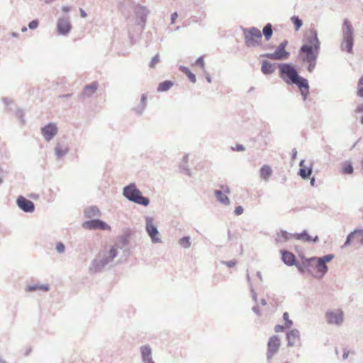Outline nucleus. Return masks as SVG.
Segmentation results:
<instances>
[{
  "mask_svg": "<svg viewBox=\"0 0 363 363\" xmlns=\"http://www.w3.org/2000/svg\"><path fill=\"white\" fill-rule=\"evenodd\" d=\"M279 77L287 84H296L303 101H306L309 94V84L308 80L300 76L296 67L290 63L278 64Z\"/></svg>",
  "mask_w": 363,
  "mask_h": 363,
  "instance_id": "1",
  "label": "nucleus"
},
{
  "mask_svg": "<svg viewBox=\"0 0 363 363\" xmlns=\"http://www.w3.org/2000/svg\"><path fill=\"white\" fill-rule=\"evenodd\" d=\"M118 255L117 249L113 246L108 252L99 253V255L92 260L89 271L91 274L99 273L103 271L104 267L111 263Z\"/></svg>",
  "mask_w": 363,
  "mask_h": 363,
  "instance_id": "2",
  "label": "nucleus"
},
{
  "mask_svg": "<svg viewBox=\"0 0 363 363\" xmlns=\"http://www.w3.org/2000/svg\"><path fill=\"white\" fill-rule=\"evenodd\" d=\"M118 255L117 249L113 246L108 252L99 253V255L92 260L89 271L91 274L99 273L103 271L104 267L111 263Z\"/></svg>",
  "mask_w": 363,
  "mask_h": 363,
  "instance_id": "3",
  "label": "nucleus"
},
{
  "mask_svg": "<svg viewBox=\"0 0 363 363\" xmlns=\"http://www.w3.org/2000/svg\"><path fill=\"white\" fill-rule=\"evenodd\" d=\"M306 43L303 44L299 50V53H319L320 50V41L318 37V31L314 28H311L304 36Z\"/></svg>",
  "mask_w": 363,
  "mask_h": 363,
  "instance_id": "4",
  "label": "nucleus"
},
{
  "mask_svg": "<svg viewBox=\"0 0 363 363\" xmlns=\"http://www.w3.org/2000/svg\"><path fill=\"white\" fill-rule=\"evenodd\" d=\"M123 195L129 201L143 206H147L150 203V199L143 195L135 183H130L125 186L123 189Z\"/></svg>",
  "mask_w": 363,
  "mask_h": 363,
  "instance_id": "5",
  "label": "nucleus"
},
{
  "mask_svg": "<svg viewBox=\"0 0 363 363\" xmlns=\"http://www.w3.org/2000/svg\"><path fill=\"white\" fill-rule=\"evenodd\" d=\"M244 36L245 44L247 48H255L261 45L262 34L256 27H241Z\"/></svg>",
  "mask_w": 363,
  "mask_h": 363,
  "instance_id": "6",
  "label": "nucleus"
},
{
  "mask_svg": "<svg viewBox=\"0 0 363 363\" xmlns=\"http://www.w3.org/2000/svg\"><path fill=\"white\" fill-rule=\"evenodd\" d=\"M343 41L340 48L348 53H352L354 43V30L348 19H345L342 27Z\"/></svg>",
  "mask_w": 363,
  "mask_h": 363,
  "instance_id": "7",
  "label": "nucleus"
},
{
  "mask_svg": "<svg viewBox=\"0 0 363 363\" xmlns=\"http://www.w3.org/2000/svg\"><path fill=\"white\" fill-rule=\"evenodd\" d=\"M335 257L333 254H328L323 257H313L308 259V261H317L316 269L317 272L320 274V277H323L328 271L327 263L333 260Z\"/></svg>",
  "mask_w": 363,
  "mask_h": 363,
  "instance_id": "8",
  "label": "nucleus"
},
{
  "mask_svg": "<svg viewBox=\"0 0 363 363\" xmlns=\"http://www.w3.org/2000/svg\"><path fill=\"white\" fill-rule=\"evenodd\" d=\"M145 230L153 243H160L162 240L157 226L154 224V219L150 216L145 217Z\"/></svg>",
  "mask_w": 363,
  "mask_h": 363,
  "instance_id": "9",
  "label": "nucleus"
},
{
  "mask_svg": "<svg viewBox=\"0 0 363 363\" xmlns=\"http://www.w3.org/2000/svg\"><path fill=\"white\" fill-rule=\"evenodd\" d=\"M134 13L137 25L143 28L147 21V16L150 13L149 9L145 6L137 4L134 8Z\"/></svg>",
  "mask_w": 363,
  "mask_h": 363,
  "instance_id": "10",
  "label": "nucleus"
},
{
  "mask_svg": "<svg viewBox=\"0 0 363 363\" xmlns=\"http://www.w3.org/2000/svg\"><path fill=\"white\" fill-rule=\"evenodd\" d=\"M325 318L328 324L340 325L344 320V313L340 309L328 311L325 313Z\"/></svg>",
  "mask_w": 363,
  "mask_h": 363,
  "instance_id": "11",
  "label": "nucleus"
},
{
  "mask_svg": "<svg viewBox=\"0 0 363 363\" xmlns=\"http://www.w3.org/2000/svg\"><path fill=\"white\" fill-rule=\"evenodd\" d=\"M72 29V24L69 16L60 17L57 22V31L59 35H67Z\"/></svg>",
  "mask_w": 363,
  "mask_h": 363,
  "instance_id": "12",
  "label": "nucleus"
},
{
  "mask_svg": "<svg viewBox=\"0 0 363 363\" xmlns=\"http://www.w3.org/2000/svg\"><path fill=\"white\" fill-rule=\"evenodd\" d=\"M290 56V52L286 50L277 46L275 51L272 53L262 54L260 57L268 58L273 60H287Z\"/></svg>",
  "mask_w": 363,
  "mask_h": 363,
  "instance_id": "13",
  "label": "nucleus"
},
{
  "mask_svg": "<svg viewBox=\"0 0 363 363\" xmlns=\"http://www.w3.org/2000/svg\"><path fill=\"white\" fill-rule=\"evenodd\" d=\"M82 226L89 230L100 229V230H111V226L106 222L100 219H91L83 223Z\"/></svg>",
  "mask_w": 363,
  "mask_h": 363,
  "instance_id": "14",
  "label": "nucleus"
},
{
  "mask_svg": "<svg viewBox=\"0 0 363 363\" xmlns=\"http://www.w3.org/2000/svg\"><path fill=\"white\" fill-rule=\"evenodd\" d=\"M280 345V339L279 338L278 335H273L269 339L267 353V357L268 359L272 358V357L278 352Z\"/></svg>",
  "mask_w": 363,
  "mask_h": 363,
  "instance_id": "15",
  "label": "nucleus"
},
{
  "mask_svg": "<svg viewBox=\"0 0 363 363\" xmlns=\"http://www.w3.org/2000/svg\"><path fill=\"white\" fill-rule=\"evenodd\" d=\"M319 53H313L309 52L308 53H299L300 57L302 61L308 64L307 69L309 72H313L318 59Z\"/></svg>",
  "mask_w": 363,
  "mask_h": 363,
  "instance_id": "16",
  "label": "nucleus"
},
{
  "mask_svg": "<svg viewBox=\"0 0 363 363\" xmlns=\"http://www.w3.org/2000/svg\"><path fill=\"white\" fill-rule=\"evenodd\" d=\"M16 204L25 213H33L35 211L34 203L23 196L17 198Z\"/></svg>",
  "mask_w": 363,
  "mask_h": 363,
  "instance_id": "17",
  "label": "nucleus"
},
{
  "mask_svg": "<svg viewBox=\"0 0 363 363\" xmlns=\"http://www.w3.org/2000/svg\"><path fill=\"white\" fill-rule=\"evenodd\" d=\"M57 127L50 123L41 128V133L46 141H50L57 133Z\"/></svg>",
  "mask_w": 363,
  "mask_h": 363,
  "instance_id": "18",
  "label": "nucleus"
},
{
  "mask_svg": "<svg viewBox=\"0 0 363 363\" xmlns=\"http://www.w3.org/2000/svg\"><path fill=\"white\" fill-rule=\"evenodd\" d=\"M287 345L294 347L300 342V333L297 329H292L286 333Z\"/></svg>",
  "mask_w": 363,
  "mask_h": 363,
  "instance_id": "19",
  "label": "nucleus"
},
{
  "mask_svg": "<svg viewBox=\"0 0 363 363\" xmlns=\"http://www.w3.org/2000/svg\"><path fill=\"white\" fill-rule=\"evenodd\" d=\"M142 360L144 363L153 362L152 359V349L149 345H143L140 348Z\"/></svg>",
  "mask_w": 363,
  "mask_h": 363,
  "instance_id": "20",
  "label": "nucleus"
},
{
  "mask_svg": "<svg viewBox=\"0 0 363 363\" xmlns=\"http://www.w3.org/2000/svg\"><path fill=\"white\" fill-rule=\"evenodd\" d=\"M281 259L284 264L288 266H292L296 264V259L295 255L289 251L286 250H281Z\"/></svg>",
  "mask_w": 363,
  "mask_h": 363,
  "instance_id": "21",
  "label": "nucleus"
},
{
  "mask_svg": "<svg viewBox=\"0 0 363 363\" xmlns=\"http://www.w3.org/2000/svg\"><path fill=\"white\" fill-rule=\"evenodd\" d=\"M99 84L96 82H94L84 86L83 92L82 93V97H90L97 90Z\"/></svg>",
  "mask_w": 363,
  "mask_h": 363,
  "instance_id": "22",
  "label": "nucleus"
},
{
  "mask_svg": "<svg viewBox=\"0 0 363 363\" xmlns=\"http://www.w3.org/2000/svg\"><path fill=\"white\" fill-rule=\"evenodd\" d=\"M261 71L264 74H272L275 71L274 65L267 60H264L262 64Z\"/></svg>",
  "mask_w": 363,
  "mask_h": 363,
  "instance_id": "23",
  "label": "nucleus"
},
{
  "mask_svg": "<svg viewBox=\"0 0 363 363\" xmlns=\"http://www.w3.org/2000/svg\"><path fill=\"white\" fill-rule=\"evenodd\" d=\"M294 234L289 233L286 230H281L280 232L277 233V236L276 238L277 242H286L291 238H294L293 236Z\"/></svg>",
  "mask_w": 363,
  "mask_h": 363,
  "instance_id": "24",
  "label": "nucleus"
},
{
  "mask_svg": "<svg viewBox=\"0 0 363 363\" xmlns=\"http://www.w3.org/2000/svg\"><path fill=\"white\" fill-rule=\"evenodd\" d=\"M214 195L216 199L225 206H228L230 203L229 198L220 190H216L214 191Z\"/></svg>",
  "mask_w": 363,
  "mask_h": 363,
  "instance_id": "25",
  "label": "nucleus"
},
{
  "mask_svg": "<svg viewBox=\"0 0 363 363\" xmlns=\"http://www.w3.org/2000/svg\"><path fill=\"white\" fill-rule=\"evenodd\" d=\"M262 34L264 35L265 40L269 41L273 35V27L270 23H267L263 29Z\"/></svg>",
  "mask_w": 363,
  "mask_h": 363,
  "instance_id": "26",
  "label": "nucleus"
},
{
  "mask_svg": "<svg viewBox=\"0 0 363 363\" xmlns=\"http://www.w3.org/2000/svg\"><path fill=\"white\" fill-rule=\"evenodd\" d=\"M84 216L86 218L100 216L101 212L96 206H90L85 209Z\"/></svg>",
  "mask_w": 363,
  "mask_h": 363,
  "instance_id": "27",
  "label": "nucleus"
},
{
  "mask_svg": "<svg viewBox=\"0 0 363 363\" xmlns=\"http://www.w3.org/2000/svg\"><path fill=\"white\" fill-rule=\"evenodd\" d=\"M259 173L262 179L264 180H268L272 174V170L269 165L264 164L260 168Z\"/></svg>",
  "mask_w": 363,
  "mask_h": 363,
  "instance_id": "28",
  "label": "nucleus"
},
{
  "mask_svg": "<svg viewBox=\"0 0 363 363\" xmlns=\"http://www.w3.org/2000/svg\"><path fill=\"white\" fill-rule=\"evenodd\" d=\"M313 172L312 164L309 167H301L298 170V174L303 179H308Z\"/></svg>",
  "mask_w": 363,
  "mask_h": 363,
  "instance_id": "29",
  "label": "nucleus"
},
{
  "mask_svg": "<svg viewBox=\"0 0 363 363\" xmlns=\"http://www.w3.org/2000/svg\"><path fill=\"white\" fill-rule=\"evenodd\" d=\"M130 234L125 233L118 238V242L116 244L118 248L123 249L129 243Z\"/></svg>",
  "mask_w": 363,
  "mask_h": 363,
  "instance_id": "30",
  "label": "nucleus"
},
{
  "mask_svg": "<svg viewBox=\"0 0 363 363\" xmlns=\"http://www.w3.org/2000/svg\"><path fill=\"white\" fill-rule=\"evenodd\" d=\"M49 286L47 284H33L29 285L26 288V291L28 292L35 291L37 290H43L45 291H49Z\"/></svg>",
  "mask_w": 363,
  "mask_h": 363,
  "instance_id": "31",
  "label": "nucleus"
},
{
  "mask_svg": "<svg viewBox=\"0 0 363 363\" xmlns=\"http://www.w3.org/2000/svg\"><path fill=\"white\" fill-rule=\"evenodd\" d=\"M173 82L170 80H165L162 82H160L157 86V91L158 92H164V91H168L169 89H170L172 88V86H173Z\"/></svg>",
  "mask_w": 363,
  "mask_h": 363,
  "instance_id": "32",
  "label": "nucleus"
},
{
  "mask_svg": "<svg viewBox=\"0 0 363 363\" xmlns=\"http://www.w3.org/2000/svg\"><path fill=\"white\" fill-rule=\"evenodd\" d=\"M294 238L298 240H305L306 242H312V237L308 235L306 230H303L300 233H294Z\"/></svg>",
  "mask_w": 363,
  "mask_h": 363,
  "instance_id": "33",
  "label": "nucleus"
},
{
  "mask_svg": "<svg viewBox=\"0 0 363 363\" xmlns=\"http://www.w3.org/2000/svg\"><path fill=\"white\" fill-rule=\"evenodd\" d=\"M354 172L352 164L350 161H345L342 164V173L345 174H352Z\"/></svg>",
  "mask_w": 363,
  "mask_h": 363,
  "instance_id": "34",
  "label": "nucleus"
},
{
  "mask_svg": "<svg viewBox=\"0 0 363 363\" xmlns=\"http://www.w3.org/2000/svg\"><path fill=\"white\" fill-rule=\"evenodd\" d=\"M68 152V148H63L60 144L55 147V153L58 158H61Z\"/></svg>",
  "mask_w": 363,
  "mask_h": 363,
  "instance_id": "35",
  "label": "nucleus"
},
{
  "mask_svg": "<svg viewBox=\"0 0 363 363\" xmlns=\"http://www.w3.org/2000/svg\"><path fill=\"white\" fill-rule=\"evenodd\" d=\"M352 232L354 233V240L363 245V229L355 230Z\"/></svg>",
  "mask_w": 363,
  "mask_h": 363,
  "instance_id": "36",
  "label": "nucleus"
},
{
  "mask_svg": "<svg viewBox=\"0 0 363 363\" xmlns=\"http://www.w3.org/2000/svg\"><path fill=\"white\" fill-rule=\"evenodd\" d=\"M291 21L294 26L296 31H298L303 26V21L298 16H293L291 17Z\"/></svg>",
  "mask_w": 363,
  "mask_h": 363,
  "instance_id": "37",
  "label": "nucleus"
},
{
  "mask_svg": "<svg viewBox=\"0 0 363 363\" xmlns=\"http://www.w3.org/2000/svg\"><path fill=\"white\" fill-rule=\"evenodd\" d=\"M179 244L184 249H187L191 246V240L189 236H184L179 240Z\"/></svg>",
  "mask_w": 363,
  "mask_h": 363,
  "instance_id": "38",
  "label": "nucleus"
},
{
  "mask_svg": "<svg viewBox=\"0 0 363 363\" xmlns=\"http://www.w3.org/2000/svg\"><path fill=\"white\" fill-rule=\"evenodd\" d=\"M247 281H248V284L250 286V292L252 294V298L253 301L257 303V293L255 292L254 287L252 284L251 279H250L249 274H247Z\"/></svg>",
  "mask_w": 363,
  "mask_h": 363,
  "instance_id": "39",
  "label": "nucleus"
},
{
  "mask_svg": "<svg viewBox=\"0 0 363 363\" xmlns=\"http://www.w3.org/2000/svg\"><path fill=\"white\" fill-rule=\"evenodd\" d=\"M311 261H308V259H306V261L305 262H303V264H299L298 262H296V266L297 267V269H298V271L301 272V273H303L306 269L309 267V262Z\"/></svg>",
  "mask_w": 363,
  "mask_h": 363,
  "instance_id": "40",
  "label": "nucleus"
},
{
  "mask_svg": "<svg viewBox=\"0 0 363 363\" xmlns=\"http://www.w3.org/2000/svg\"><path fill=\"white\" fill-rule=\"evenodd\" d=\"M160 62V55H155L150 60L149 67L154 68Z\"/></svg>",
  "mask_w": 363,
  "mask_h": 363,
  "instance_id": "41",
  "label": "nucleus"
},
{
  "mask_svg": "<svg viewBox=\"0 0 363 363\" xmlns=\"http://www.w3.org/2000/svg\"><path fill=\"white\" fill-rule=\"evenodd\" d=\"M283 319L285 321V325L286 328H290L292 325L293 322L291 320L289 319V315L287 312L284 313Z\"/></svg>",
  "mask_w": 363,
  "mask_h": 363,
  "instance_id": "42",
  "label": "nucleus"
},
{
  "mask_svg": "<svg viewBox=\"0 0 363 363\" xmlns=\"http://www.w3.org/2000/svg\"><path fill=\"white\" fill-rule=\"evenodd\" d=\"M363 76L359 79L358 82V91L357 95L359 97H363Z\"/></svg>",
  "mask_w": 363,
  "mask_h": 363,
  "instance_id": "43",
  "label": "nucleus"
},
{
  "mask_svg": "<svg viewBox=\"0 0 363 363\" xmlns=\"http://www.w3.org/2000/svg\"><path fill=\"white\" fill-rule=\"evenodd\" d=\"M56 250L60 253L62 254L65 252V246L62 242H57L56 243Z\"/></svg>",
  "mask_w": 363,
  "mask_h": 363,
  "instance_id": "44",
  "label": "nucleus"
},
{
  "mask_svg": "<svg viewBox=\"0 0 363 363\" xmlns=\"http://www.w3.org/2000/svg\"><path fill=\"white\" fill-rule=\"evenodd\" d=\"M352 239L354 240V233H353V232H351L347 236L346 240H345L342 247H345L348 246L349 245H350Z\"/></svg>",
  "mask_w": 363,
  "mask_h": 363,
  "instance_id": "45",
  "label": "nucleus"
},
{
  "mask_svg": "<svg viewBox=\"0 0 363 363\" xmlns=\"http://www.w3.org/2000/svg\"><path fill=\"white\" fill-rule=\"evenodd\" d=\"M38 26H39V21L38 19H34L28 23V28L30 30H34V29L37 28L38 27Z\"/></svg>",
  "mask_w": 363,
  "mask_h": 363,
  "instance_id": "46",
  "label": "nucleus"
},
{
  "mask_svg": "<svg viewBox=\"0 0 363 363\" xmlns=\"http://www.w3.org/2000/svg\"><path fill=\"white\" fill-rule=\"evenodd\" d=\"M23 115H24V113L22 110H17L16 111V118L22 123H25V121L23 119Z\"/></svg>",
  "mask_w": 363,
  "mask_h": 363,
  "instance_id": "47",
  "label": "nucleus"
},
{
  "mask_svg": "<svg viewBox=\"0 0 363 363\" xmlns=\"http://www.w3.org/2000/svg\"><path fill=\"white\" fill-rule=\"evenodd\" d=\"M222 263L223 264L226 265L227 267H228L229 268H232L235 266L237 262H236V260L233 259V260H230V261H223V262H222Z\"/></svg>",
  "mask_w": 363,
  "mask_h": 363,
  "instance_id": "48",
  "label": "nucleus"
},
{
  "mask_svg": "<svg viewBox=\"0 0 363 363\" xmlns=\"http://www.w3.org/2000/svg\"><path fill=\"white\" fill-rule=\"evenodd\" d=\"M145 109V105H138L135 108V111L137 114L138 115H141L144 110Z\"/></svg>",
  "mask_w": 363,
  "mask_h": 363,
  "instance_id": "49",
  "label": "nucleus"
},
{
  "mask_svg": "<svg viewBox=\"0 0 363 363\" xmlns=\"http://www.w3.org/2000/svg\"><path fill=\"white\" fill-rule=\"evenodd\" d=\"M195 65H200L201 68H204L205 63L203 60V57L201 56L197 58V60L195 62Z\"/></svg>",
  "mask_w": 363,
  "mask_h": 363,
  "instance_id": "50",
  "label": "nucleus"
},
{
  "mask_svg": "<svg viewBox=\"0 0 363 363\" xmlns=\"http://www.w3.org/2000/svg\"><path fill=\"white\" fill-rule=\"evenodd\" d=\"M231 149L233 151L241 152L244 151L245 150V147L241 144H237L235 147H232Z\"/></svg>",
  "mask_w": 363,
  "mask_h": 363,
  "instance_id": "51",
  "label": "nucleus"
},
{
  "mask_svg": "<svg viewBox=\"0 0 363 363\" xmlns=\"http://www.w3.org/2000/svg\"><path fill=\"white\" fill-rule=\"evenodd\" d=\"M244 211L242 206H238L235 208L234 213L236 216L241 215Z\"/></svg>",
  "mask_w": 363,
  "mask_h": 363,
  "instance_id": "52",
  "label": "nucleus"
},
{
  "mask_svg": "<svg viewBox=\"0 0 363 363\" xmlns=\"http://www.w3.org/2000/svg\"><path fill=\"white\" fill-rule=\"evenodd\" d=\"M186 76L192 83H195L196 82V75L191 72H190Z\"/></svg>",
  "mask_w": 363,
  "mask_h": 363,
  "instance_id": "53",
  "label": "nucleus"
},
{
  "mask_svg": "<svg viewBox=\"0 0 363 363\" xmlns=\"http://www.w3.org/2000/svg\"><path fill=\"white\" fill-rule=\"evenodd\" d=\"M181 171L184 172L188 176L191 175V171L189 168H187L185 165H182L180 167Z\"/></svg>",
  "mask_w": 363,
  "mask_h": 363,
  "instance_id": "54",
  "label": "nucleus"
},
{
  "mask_svg": "<svg viewBox=\"0 0 363 363\" xmlns=\"http://www.w3.org/2000/svg\"><path fill=\"white\" fill-rule=\"evenodd\" d=\"M179 70L182 72H183L184 74H185L186 75H187L191 72L190 69L187 67H184V66H180Z\"/></svg>",
  "mask_w": 363,
  "mask_h": 363,
  "instance_id": "55",
  "label": "nucleus"
},
{
  "mask_svg": "<svg viewBox=\"0 0 363 363\" xmlns=\"http://www.w3.org/2000/svg\"><path fill=\"white\" fill-rule=\"evenodd\" d=\"M179 70L182 72H183L184 74H185L186 75H187L191 72L190 69L187 67H184V66H180Z\"/></svg>",
  "mask_w": 363,
  "mask_h": 363,
  "instance_id": "56",
  "label": "nucleus"
},
{
  "mask_svg": "<svg viewBox=\"0 0 363 363\" xmlns=\"http://www.w3.org/2000/svg\"><path fill=\"white\" fill-rule=\"evenodd\" d=\"M284 330V327L281 325H276L274 327V331L276 333L282 332Z\"/></svg>",
  "mask_w": 363,
  "mask_h": 363,
  "instance_id": "57",
  "label": "nucleus"
},
{
  "mask_svg": "<svg viewBox=\"0 0 363 363\" xmlns=\"http://www.w3.org/2000/svg\"><path fill=\"white\" fill-rule=\"evenodd\" d=\"M252 311H253L255 313H256L257 315H259H259H261V312H260L259 308V307H258V306H257V305L254 306L252 308Z\"/></svg>",
  "mask_w": 363,
  "mask_h": 363,
  "instance_id": "58",
  "label": "nucleus"
},
{
  "mask_svg": "<svg viewBox=\"0 0 363 363\" xmlns=\"http://www.w3.org/2000/svg\"><path fill=\"white\" fill-rule=\"evenodd\" d=\"M146 101H147V96L145 94H142L141 99H140V104L145 105L146 107Z\"/></svg>",
  "mask_w": 363,
  "mask_h": 363,
  "instance_id": "59",
  "label": "nucleus"
},
{
  "mask_svg": "<svg viewBox=\"0 0 363 363\" xmlns=\"http://www.w3.org/2000/svg\"><path fill=\"white\" fill-rule=\"evenodd\" d=\"M178 17V15H177V12H174L173 13H172L171 15V23L172 24H174V22H175V20L176 18Z\"/></svg>",
  "mask_w": 363,
  "mask_h": 363,
  "instance_id": "60",
  "label": "nucleus"
},
{
  "mask_svg": "<svg viewBox=\"0 0 363 363\" xmlns=\"http://www.w3.org/2000/svg\"><path fill=\"white\" fill-rule=\"evenodd\" d=\"M288 45V41L286 40H284L283 42H281L279 45L278 47L281 48H283L284 50H286V47Z\"/></svg>",
  "mask_w": 363,
  "mask_h": 363,
  "instance_id": "61",
  "label": "nucleus"
},
{
  "mask_svg": "<svg viewBox=\"0 0 363 363\" xmlns=\"http://www.w3.org/2000/svg\"><path fill=\"white\" fill-rule=\"evenodd\" d=\"M71 10V7L69 6H63L62 7V11L64 12V13H67L68 12H69Z\"/></svg>",
  "mask_w": 363,
  "mask_h": 363,
  "instance_id": "62",
  "label": "nucleus"
},
{
  "mask_svg": "<svg viewBox=\"0 0 363 363\" xmlns=\"http://www.w3.org/2000/svg\"><path fill=\"white\" fill-rule=\"evenodd\" d=\"M221 188L223 190L224 193L230 194V188L228 186H222Z\"/></svg>",
  "mask_w": 363,
  "mask_h": 363,
  "instance_id": "63",
  "label": "nucleus"
},
{
  "mask_svg": "<svg viewBox=\"0 0 363 363\" xmlns=\"http://www.w3.org/2000/svg\"><path fill=\"white\" fill-rule=\"evenodd\" d=\"M297 155V150L296 148L292 150L291 159L294 160L296 159Z\"/></svg>",
  "mask_w": 363,
  "mask_h": 363,
  "instance_id": "64",
  "label": "nucleus"
}]
</instances>
